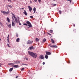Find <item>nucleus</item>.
Returning <instances> with one entry per match:
<instances>
[{
  "instance_id": "nucleus-3",
  "label": "nucleus",
  "mask_w": 79,
  "mask_h": 79,
  "mask_svg": "<svg viewBox=\"0 0 79 79\" xmlns=\"http://www.w3.org/2000/svg\"><path fill=\"white\" fill-rule=\"evenodd\" d=\"M52 44H49L48 46H50V47H52V48H57V46L56 45H52L51 46Z\"/></svg>"
},
{
  "instance_id": "nucleus-15",
  "label": "nucleus",
  "mask_w": 79,
  "mask_h": 79,
  "mask_svg": "<svg viewBox=\"0 0 79 79\" xmlns=\"http://www.w3.org/2000/svg\"><path fill=\"white\" fill-rule=\"evenodd\" d=\"M7 20L8 23H10V19H9V18L7 17Z\"/></svg>"
},
{
  "instance_id": "nucleus-16",
  "label": "nucleus",
  "mask_w": 79,
  "mask_h": 79,
  "mask_svg": "<svg viewBox=\"0 0 79 79\" xmlns=\"http://www.w3.org/2000/svg\"><path fill=\"white\" fill-rule=\"evenodd\" d=\"M15 22L17 23H18V19H17V18H16L15 17Z\"/></svg>"
},
{
  "instance_id": "nucleus-50",
  "label": "nucleus",
  "mask_w": 79,
  "mask_h": 79,
  "mask_svg": "<svg viewBox=\"0 0 79 79\" xmlns=\"http://www.w3.org/2000/svg\"><path fill=\"white\" fill-rule=\"evenodd\" d=\"M22 10H24V8H22Z\"/></svg>"
},
{
  "instance_id": "nucleus-41",
  "label": "nucleus",
  "mask_w": 79,
  "mask_h": 79,
  "mask_svg": "<svg viewBox=\"0 0 79 79\" xmlns=\"http://www.w3.org/2000/svg\"><path fill=\"white\" fill-rule=\"evenodd\" d=\"M73 26L74 27H75V24H73Z\"/></svg>"
},
{
  "instance_id": "nucleus-43",
  "label": "nucleus",
  "mask_w": 79,
  "mask_h": 79,
  "mask_svg": "<svg viewBox=\"0 0 79 79\" xmlns=\"http://www.w3.org/2000/svg\"><path fill=\"white\" fill-rule=\"evenodd\" d=\"M0 24L1 25H2V22H0Z\"/></svg>"
},
{
  "instance_id": "nucleus-26",
  "label": "nucleus",
  "mask_w": 79,
  "mask_h": 79,
  "mask_svg": "<svg viewBox=\"0 0 79 79\" xmlns=\"http://www.w3.org/2000/svg\"><path fill=\"white\" fill-rule=\"evenodd\" d=\"M46 41V39H44L43 40V42H45Z\"/></svg>"
},
{
  "instance_id": "nucleus-22",
  "label": "nucleus",
  "mask_w": 79,
  "mask_h": 79,
  "mask_svg": "<svg viewBox=\"0 0 79 79\" xmlns=\"http://www.w3.org/2000/svg\"><path fill=\"white\" fill-rule=\"evenodd\" d=\"M33 48V46H31V47H30L28 50H31V49H32Z\"/></svg>"
},
{
  "instance_id": "nucleus-54",
  "label": "nucleus",
  "mask_w": 79,
  "mask_h": 79,
  "mask_svg": "<svg viewBox=\"0 0 79 79\" xmlns=\"http://www.w3.org/2000/svg\"><path fill=\"white\" fill-rule=\"evenodd\" d=\"M8 1H9V0H7Z\"/></svg>"
},
{
  "instance_id": "nucleus-29",
  "label": "nucleus",
  "mask_w": 79,
  "mask_h": 79,
  "mask_svg": "<svg viewBox=\"0 0 79 79\" xmlns=\"http://www.w3.org/2000/svg\"><path fill=\"white\" fill-rule=\"evenodd\" d=\"M8 26L9 28H11V24H10L8 25Z\"/></svg>"
},
{
  "instance_id": "nucleus-31",
  "label": "nucleus",
  "mask_w": 79,
  "mask_h": 79,
  "mask_svg": "<svg viewBox=\"0 0 79 79\" xmlns=\"http://www.w3.org/2000/svg\"><path fill=\"white\" fill-rule=\"evenodd\" d=\"M59 13H60V14H61V11L59 10Z\"/></svg>"
},
{
  "instance_id": "nucleus-37",
  "label": "nucleus",
  "mask_w": 79,
  "mask_h": 79,
  "mask_svg": "<svg viewBox=\"0 0 79 79\" xmlns=\"http://www.w3.org/2000/svg\"><path fill=\"white\" fill-rule=\"evenodd\" d=\"M25 60H28V58H25Z\"/></svg>"
},
{
  "instance_id": "nucleus-35",
  "label": "nucleus",
  "mask_w": 79,
  "mask_h": 79,
  "mask_svg": "<svg viewBox=\"0 0 79 79\" xmlns=\"http://www.w3.org/2000/svg\"><path fill=\"white\" fill-rule=\"evenodd\" d=\"M38 1L39 3H40V2H41V0H38Z\"/></svg>"
},
{
  "instance_id": "nucleus-1",
  "label": "nucleus",
  "mask_w": 79,
  "mask_h": 79,
  "mask_svg": "<svg viewBox=\"0 0 79 79\" xmlns=\"http://www.w3.org/2000/svg\"><path fill=\"white\" fill-rule=\"evenodd\" d=\"M28 52V53L29 55H30V56H32V57H33V58H37V54L34 53L33 52L29 51Z\"/></svg>"
},
{
  "instance_id": "nucleus-27",
  "label": "nucleus",
  "mask_w": 79,
  "mask_h": 79,
  "mask_svg": "<svg viewBox=\"0 0 79 79\" xmlns=\"http://www.w3.org/2000/svg\"><path fill=\"white\" fill-rule=\"evenodd\" d=\"M50 33H52L53 32V30H51L50 31Z\"/></svg>"
},
{
  "instance_id": "nucleus-52",
  "label": "nucleus",
  "mask_w": 79,
  "mask_h": 79,
  "mask_svg": "<svg viewBox=\"0 0 79 79\" xmlns=\"http://www.w3.org/2000/svg\"><path fill=\"white\" fill-rule=\"evenodd\" d=\"M28 27V28H29V27Z\"/></svg>"
},
{
  "instance_id": "nucleus-4",
  "label": "nucleus",
  "mask_w": 79,
  "mask_h": 79,
  "mask_svg": "<svg viewBox=\"0 0 79 79\" xmlns=\"http://www.w3.org/2000/svg\"><path fill=\"white\" fill-rule=\"evenodd\" d=\"M32 43H33V41L28 40L27 44H32Z\"/></svg>"
},
{
  "instance_id": "nucleus-21",
  "label": "nucleus",
  "mask_w": 79,
  "mask_h": 79,
  "mask_svg": "<svg viewBox=\"0 0 79 79\" xmlns=\"http://www.w3.org/2000/svg\"><path fill=\"white\" fill-rule=\"evenodd\" d=\"M9 35H8V36H7V41L9 43H10V42H9Z\"/></svg>"
},
{
  "instance_id": "nucleus-34",
  "label": "nucleus",
  "mask_w": 79,
  "mask_h": 79,
  "mask_svg": "<svg viewBox=\"0 0 79 79\" xmlns=\"http://www.w3.org/2000/svg\"><path fill=\"white\" fill-rule=\"evenodd\" d=\"M22 64V65H27V64Z\"/></svg>"
},
{
  "instance_id": "nucleus-6",
  "label": "nucleus",
  "mask_w": 79,
  "mask_h": 79,
  "mask_svg": "<svg viewBox=\"0 0 79 79\" xmlns=\"http://www.w3.org/2000/svg\"><path fill=\"white\" fill-rule=\"evenodd\" d=\"M39 58L40 59H43V60L44 59V55H41L40 56V57Z\"/></svg>"
},
{
  "instance_id": "nucleus-33",
  "label": "nucleus",
  "mask_w": 79,
  "mask_h": 79,
  "mask_svg": "<svg viewBox=\"0 0 79 79\" xmlns=\"http://www.w3.org/2000/svg\"><path fill=\"white\" fill-rule=\"evenodd\" d=\"M9 13L8 11L6 12V15H8Z\"/></svg>"
},
{
  "instance_id": "nucleus-45",
  "label": "nucleus",
  "mask_w": 79,
  "mask_h": 79,
  "mask_svg": "<svg viewBox=\"0 0 79 79\" xmlns=\"http://www.w3.org/2000/svg\"><path fill=\"white\" fill-rule=\"evenodd\" d=\"M8 1H9V2H11V0H9Z\"/></svg>"
},
{
  "instance_id": "nucleus-8",
  "label": "nucleus",
  "mask_w": 79,
  "mask_h": 79,
  "mask_svg": "<svg viewBox=\"0 0 79 79\" xmlns=\"http://www.w3.org/2000/svg\"><path fill=\"white\" fill-rule=\"evenodd\" d=\"M46 53L47 55H51V52H46Z\"/></svg>"
},
{
  "instance_id": "nucleus-42",
  "label": "nucleus",
  "mask_w": 79,
  "mask_h": 79,
  "mask_svg": "<svg viewBox=\"0 0 79 79\" xmlns=\"http://www.w3.org/2000/svg\"><path fill=\"white\" fill-rule=\"evenodd\" d=\"M7 46H8V47H10V46L9 45V44H7Z\"/></svg>"
},
{
  "instance_id": "nucleus-51",
  "label": "nucleus",
  "mask_w": 79,
  "mask_h": 79,
  "mask_svg": "<svg viewBox=\"0 0 79 79\" xmlns=\"http://www.w3.org/2000/svg\"><path fill=\"white\" fill-rule=\"evenodd\" d=\"M54 6H56V4H54Z\"/></svg>"
},
{
  "instance_id": "nucleus-38",
  "label": "nucleus",
  "mask_w": 79,
  "mask_h": 79,
  "mask_svg": "<svg viewBox=\"0 0 79 79\" xmlns=\"http://www.w3.org/2000/svg\"><path fill=\"white\" fill-rule=\"evenodd\" d=\"M35 2H37V0H34Z\"/></svg>"
},
{
  "instance_id": "nucleus-19",
  "label": "nucleus",
  "mask_w": 79,
  "mask_h": 79,
  "mask_svg": "<svg viewBox=\"0 0 79 79\" xmlns=\"http://www.w3.org/2000/svg\"><path fill=\"white\" fill-rule=\"evenodd\" d=\"M51 41L52 44H54L55 43V41H54V40L53 39H51Z\"/></svg>"
},
{
  "instance_id": "nucleus-17",
  "label": "nucleus",
  "mask_w": 79,
  "mask_h": 79,
  "mask_svg": "<svg viewBox=\"0 0 79 79\" xmlns=\"http://www.w3.org/2000/svg\"><path fill=\"white\" fill-rule=\"evenodd\" d=\"M19 40H20L19 38H18L16 39V42H19Z\"/></svg>"
},
{
  "instance_id": "nucleus-7",
  "label": "nucleus",
  "mask_w": 79,
  "mask_h": 79,
  "mask_svg": "<svg viewBox=\"0 0 79 79\" xmlns=\"http://www.w3.org/2000/svg\"><path fill=\"white\" fill-rule=\"evenodd\" d=\"M28 9L29 10V11H30V12H31V11L32 10V7H31L30 6H28Z\"/></svg>"
},
{
  "instance_id": "nucleus-5",
  "label": "nucleus",
  "mask_w": 79,
  "mask_h": 79,
  "mask_svg": "<svg viewBox=\"0 0 79 79\" xmlns=\"http://www.w3.org/2000/svg\"><path fill=\"white\" fill-rule=\"evenodd\" d=\"M11 14L12 15V19L14 20V18H16V15H15L13 13H12V12L11 13Z\"/></svg>"
},
{
  "instance_id": "nucleus-30",
  "label": "nucleus",
  "mask_w": 79,
  "mask_h": 79,
  "mask_svg": "<svg viewBox=\"0 0 79 79\" xmlns=\"http://www.w3.org/2000/svg\"><path fill=\"white\" fill-rule=\"evenodd\" d=\"M23 25H25V26H27L28 25L27 23H23Z\"/></svg>"
},
{
  "instance_id": "nucleus-36",
  "label": "nucleus",
  "mask_w": 79,
  "mask_h": 79,
  "mask_svg": "<svg viewBox=\"0 0 79 79\" xmlns=\"http://www.w3.org/2000/svg\"><path fill=\"white\" fill-rule=\"evenodd\" d=\"M30 17L31 18H33V16H30Z\"/></svg>"
},
{
  "instance_id": "nucleus-18",
  "label": "nucleus",
  "mask_w": 79,
  "mask_h": 79,
  "mask_svg": "<svg viewBox=\"0 0 79 79\" xmlns=\"http://www.w3.org/2000/svg\"><path fill=\"white\" fill-rule=\"evenodd\" d=\"M13 68H10L9 69L10 72L12 71H13Z\"/></svg>"
},
{
  "instance_id": "nucleus-44",
  "label": "nucleus",
  "mask_w": 79,
  "mask_h": 79,
  "mask_svg": "<svg viewBox=\"0 0 79 79\" xmlns=\"http://www.w3.org/2000/svg\"><path fill=\"white\" fill-rule=\"evenodd\" d=\"M43 64H45V62H43Z\"/></svg>"
},
{
  "instance_id": "nucleus-13",
  "label": "nucleus",
  "mask_w": 79,
  "mask_h": 79,
  "mask_svg": "<svg viewBox=\"0 0 79 79\" xmlns=\"http://www.w3.org/2000/svg\"><path fill=\"white\" fill-rule=\"evenodd\" d=\"M33 11H34V13H35V11H36V8H35V7H34Z\"/></svg>"
},
{
  "instance_id": "nucleus-32",
  "label": "nucleus",
  "mask_w": 79,
  "mask_h": 79,
  "mask_svg": "<svg viewBox=\"0 0 79 79\" xmlns=\"http://www.w3.org/2000/svg\"><path fill=\"white\" fill-rule=\"evenodd\" d=\"M24 68H23L21 69V70L22 71H23V70H24Z\"/></svg>"
},
{
  "instance_id": "nucleus-24",
  "label": "nucleus",
  "mask_w": 79,
  "mask_h": 79,
  "mask_svg": "<svg viewBox=\"0 0 79 79\" xmlns=\"http://www.w3.org/2000/svg\"><path fill=\"white\" fill-rule=\"evenodd\" d=\"M12 26H15V23H14V22H12Z\"/></svg>"
},
{
  "instance_id": "nucleus-14",
  "label": "nucleus",
  "mask_w": 79,
  "mask_h": 79,
  "mask_svg": "<svg viewBox=\"0 0 79 79\" xmlns=\"http://www.w3.org/2000/svg\"><path fill=\"white\" fill-rule=\"evenodd\" d=\"M15 64H18V63H20V61H16L15 62Z\"/></svg>"
},
{
  "instance_id": "nucleus-25",
  "label": "nucleus",
  "mask_w": 79,
  "mask_h": 79,
  "mask_svg": "<svg viewBox=\"0 0 79 79\" xmlns=\"http://www.w3.org/2000/svg\"><path fill=\"white\" fill-rule=\"evenodd\" d=\"M7 6H8L10 8H13V6H11V5H7Z\"/></svg>"
},
{
  "instance_id": "nucleus-39",
  "label": "nucleus",
  "mask_w": 79,
  "mask_h": 79,
  "mask_svg": "<svg viewBox=\"0 0 79 79\" xmlns=\"http://www.w3.org/2000/svg\"><path fill=\"white\" fill-rule=\"evenodd\" d=\"M16 37H18V34H16Z\"/></svg>"
},
{
  "instance_id": "nucleus-9",
  "label": "nucleus",
  "mask_w": 79,
  "mask_h": 79,
  "mask_svg": "<svg viewBox=\"0 0 79 79\" xmlns=\"http://www.w3.org/2000/svg\"><path fill=\"white\" fill-rule=\"evenodd\" d=\"M1 13H3V14H4V15H6V12L5 11L3 10H2L1 11Z\"/></svg>"
},
{
  "instance_id": "nucleus-48",
  "label": "nucleus",
  "mask_w": 79,
  "mask_h": 79,
  "mask_svg": "<svg viewBox=\"0 0 79 79\" xmlns=\"http://www.w3.org/2000/svg\"><path fill=\"white\" fill-rule=\"evenodd\" d=\"M30 2L31 3H32V1H30Z\"/></svg>"
},
{
  "instance_id": "nucleus-12",
  "label": "nucleus",
  "mask_w": 79,
  "mask_h": 79,
  "mask_svg": "<svg viewBox=\"0 0 79 79\" xmlns=\"http://www.w3.org/2000/svg\"><path fill=\"white\" fill-rule=\"evenodd\" d=\"M17 18H18V19L19 21L18 23H19V25L21 26V23H20V21H19V18L18 17Z\"/></svg>"
},
{
  "instance_id": "nucleus-47",
  "label": "nucleus",
  "mask_w": 79,
  "mask_h": 79,
  "mask_svg": "<svg viewBox=\"0 0 79 79\" xmlns=\"http://www.w3.org/2000/svg\"><path fill=\"white\" fill-rule=\"evenodd\" d=\"M48 33L49 34V35H52L50 34V33Z\"/></svg>"
},
{
  "instance_id": "nucleus-46",
  "label": "nucleus",
  "mask_w": 79,
  "mask_h": 79,
  "mask_svg": "<svg viewBox=\"0 0 79 79\" xmlns=\"http://www.w3.org/2000/svg\"><path fill=\"white\" fill-rule=\"evenodd\" d=\"M19 77V76H17L16 77V78H17V77Z\"/></svg>"
},
{
  "instance_id": "nucleus-23",
  "label": "nucleus",
  "mask_w": 79,
  "mask_h": 79,
  "mask_svg": "<svg viewBox=\"0 0 79 79\" xmlns=\"http://www.w3.org/2000/svg\"><path fill=\"white\" fill-rule=\"evenodd\" d=\"M35 40H36V42H38V41H39V40L38 38H36L35 39Z\"/></svg>"
},
{
  "instance_id": "nucleus-28",
  "label": "nucleus",
  "mask_w": 79,
  "mask_h": 79,
  "mask_svg": "<svg viewBox=\"0 0 79 79\" xmlns=\"http://www.w3.org/2000/svg\"><path fill=\"white\" fill-rule=\"evenodd\" d=\"M14 64L13 63H11V65H12V67H13V66H14Z\"/></svg>"
},
{
  "instance_id": "nucleus-49",
  "label": "nucleus",
  "mask_w": 79,
  "mask_h": 79,
  "mask_svg": "<svg viewBox=\"0 0 79 79\" xmlns=\"http://www.w3.org/2000/svg\"><path fill=\"white\" fill-rule=\"evenodd\" d=\"M2 64L0 63V67L1 66V65H2Z\"/></svg>"
},
{
  "instance_id": "nucleus-40",
  "label": "nucleus",
  "mask_w": 79,
  "mask_h": 79,
  "mask_svg": "<svg viewBox=\"0 0 79 79\" xmlns=\"http://www.w3.org/2000/svg\"><path fill=\"white\" fill-rule=\"evenodd\" d=\"M8 65H11V63L8 64Z\"/></svg>"
},
{
  "instance_id": "nucleus-10",
  "label": "nucleus",
  "mask_w": 79,
  "mask_h": 79,
  "mask_svg": "<svg viewBox=\"0 0 79 79\" xmlns=\"http://www.w3.org/2000/svg\"><path fill=\"white\" fill-rule=\"evenodd\" d=\"M24 12H23V14L25 15H26V16H27V12H26V11L25 10H24Z\"/></svg>"
},
{
  "instance_id": "nucleus-11",
  "label": "nucleus",
  "mask_w": 79,
  "mask_h": 79,
  "mask_svg": "<svg viewBox=\"0 0 79 79\" xmlns=\"http://www.w3.org/2000/svg\"><path fill=\"white\" fill-rule=\"evenodd\" d=\"M14 68H19V65H15L14 66H13Z\"/></svg>"
},
{
  "instance_id": "nucleus-2",
  "label": "nucleus",
  "mask_w": 79,
  "mask_h": 79,
  "mask_svg": "<svg viewBox=\"0 0 79 79\" xmlns=\"http://www.w3.org/2000/svg\"><path fill=\"white\" fill-rule=\"evenodd\" d=\"M26 23H27V24H28V26H29V27H32V25L31 24V23H30V22H29V21H27Z\"/></svg>"
},
{
  "instance_id": "nucleus-20",
  "label": "nucleus",
  "mask_w": 79,
  "mask_h": 79,
  "mask_svg": "<svg viewBox=\"0 0 79 79\" xmlns=\"http://www.w3.org/2000/svg\"><path fill=\"white\" fill-rule=\"evenodd\" d=\"M48 55H46L45 56V58L46 59H48Z\"/></svg>"
},
{
  "instance_id": "nucleus-53",
  "label": "nucleus",
  "mask_w": 79,
  "mask_h": 79,
  "mask_svg": "<svg viewBox=\"0 0 79 79\" xmlns=\"http://www.w3.org/2000/svg\"><path fill=\"white\" fill-rule=\"evenodd\" d=\"M1 40V39L0 38V41Z\"/></svg>"
}]
</instances>
